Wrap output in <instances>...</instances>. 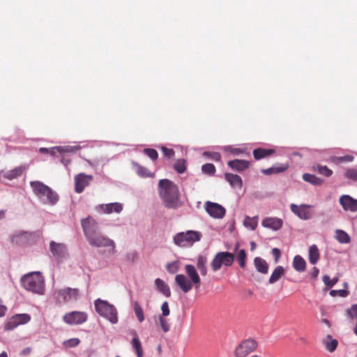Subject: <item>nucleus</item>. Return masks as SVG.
<instances>
[{
	"mask_svg": "<svg viewBox=\"0 0 357 357\" xmlns=\"http://www.w3.org/2000/svg\"><path fill=\"white\" fill-rule=\"evenodd\" d=\"M161 310H162V314L163 317H167L169 314L170 311H169L168 303L167 301L164 302L162 304Z\"/></svg>",
	"mask_w": 357,
	"mask_h": 357,
	"instance_id": "nucleus-54",
	"label": "nucleus"
},
{
	"mask_svg": "<svg viewBox=\"0 0 357 357\" xmlns=\"http://www.w3.org/2000/svg\"><path fill=\"white\" fill-rule=\"evenodd\" d=\"M161 150L165 155V157L168 158H172L174 155V151L172 149H168L165 146L161 147Z\"/></svg>",
	"mask_w": 357,
	"mask_h": 357,
	"instance_id": "nucleus-52",
	"label": "nucleus"
},
{
	"mask_svg": "<svg viewBox=\"0 0 357 357\" xmlns=\"http://www.w3.org/2000/svg\"><path fill=\"white\" fill-rule=\"evenodd\" d=\"M155 286L158 291H160L166 297L171 296V291L169 286L160 278H157L155 280Z\"/></svg>",
	"mask_w": 357,
	"mask_h": 357,
	"instance_id": "nucleus-22",
	"label": "nucleus"
},
{
	"mask_svg": "<svg viewBox=\"0 0 357 357\" xmlns=\"http://www.w3.org/2000/svg\"><path fill=\"white\" fill-rule=\"evenodd\" d=\"M82 227L88 243L96 248H110L109 251L112 254L116 252L115 243L113 240L103 235L100 231L98 222L91 216L81 221Z\"/></svg>",
	"mask_w": 357,
	"mask_h": 357,
	"instance_id": "nucleus-1",
	"label": "nucleus"
},
{
	"mask_svg": "<svg viewBox=\"0 0 357 357\" xmlns=\"http://www.w3.org/2000/svg\"><path fill=\"white\" fill-rule=\"evenodd\" d=\"M303 179L314 185H321L324 183V181L321 178L310 174H304L303 175Z\"/></svg>",
	"mask_w": 357,
	"mask_h": 357,
	"instance_id": "nucleus-31",
	"label": "nucleus"
},
{
	"mask_svg": "<svg viewBox=\"0 0 357 357\" xmlns=\"http://www.w3.org/2000/svg\"><path fill=\"white\" fill-rule=\"evenodd\" d=\"M133 308L138 321L142 322L144 320V311L137 301L134 303Z\"/></svg>",
	"mask_w": 357,
	"mask_h": 357,
	"instance_id": "nucleus-36",
	"label": "nucleus"
},
{
	"mask_svg": "<svg viewBox=\"0 0 357 357\" xmlns=\"http://www.w3.org/2000/svg\"><path fill=\"white\" fill-rule=\"evenodd\" d=\"M354 156L351 155H347L342 157L333 156L331 158V161L335 164H340L342 162H351L354 160Z\"/></svg>",
	"mask_w": 357,
	"mask_h": 357,
	"instance_id": "nucleus-37",
	"label": "nucleus"
},
{
	"mask_svg": "<svg viewBox=\"0 0 357 357\" xmlns=\"http://www.w3.org/2000/svg\"><path fill=\"white\" fill-rule=\"evenodd\" d=\"M23 287L27 291L43 294L44 291V278L40 272H33L24 275L21 279Z\"/></svg>",
	"mask_w": 357,
	"mask_h": 357,
	"instance_id": "nucleus-4",
	"label": "nucleus"
},
{
	"mask_svg": "<svg viewBox=\"0 0 357 357\" xmlns=\"http://www.w3.org/2000/svg\"><path fill=\"white\" fill-rule=\"evenodd\" d=\"M319 259V251L316 245H312L309 249V261L314 265Z\"/></svg>",
	"mask_w": 357,
	"mask_h": 357,
	"instance_id": "nucleus-29",
	"label": "nucleus"
},
{
	"mask_svg": "<svg viewBox=\"0 0 357 357\" xmlns=\"http://www.w3.org/2000/svg\"><path fill=\"white\" fill-rule=\"evenodd\" d=\"M132 334L133 335V338L131 341L132 347L135 349L137 357H143L144 352L142 343L138 338L136 331H132Z\"/></svg>",
	"mask_w": 357,
	"mask_h": 357,
	"instance_id": "nucleus-21",
	"label": "nucleus"
},
{
	"mask_svg": "<svg viewBox=\"0 0 357 357\" xmlns=\"http://www.w3.org/2000/svg\"><path fill=\"white\" fill-rule=\"evenodd\" d=\"M88 316L84 312L74 311L66 314L63 320L68 324L77 325L84 323L87 320Z\"/></svg>",
	"mask_w": 357,
	"mask_h": 357,
	"instance_id": "nucleus-13",
	"label": "nucleus"
},
{
	"mask_svg": "<svg viewBox=\"0 0 357 357\" xmlns=\"http://www.w3.org/2000/svg\"><path fill=\"white\" fill-rule=\"evenodd\" d=\"M322 321H323L324 324H327L328 326H330V325H331L330 321H329L327 319H324L322 320Z\"/></svg>",
	"mask_w": 357,
	"mask_h": 357,
	"instance_id": "nucleus-63",
	"label": "nucleus"
},
{
	"mask_svg": "<svg viewBox=\"0 0 357 357\" xmlns=\"http://www.w3.org/2000/svg\"><path fill=\"white\" fill-rule=\"evenodd\" d=\"M317 171L321 175L329 177L332 175L333 171L328 169L326 166L317 165Z\"/></svg>",
	"mask_w": 357,
	"mask_h": 357,
	"instance_id": "nucleus-42",
	"label": "nucleus"
},
{
	"mask_svg": "<svg viewBox=\"0 0 357 357\" xmlns=\"http://www.w3.org/2000/svg\"><path fill=\"white\" fill-rule=\"evenodd\" d=\"M5 216V211L1 210L0 211V220L3 219Z\"/></svg>",
	"mask_w": 357,
	"mask_h": 357,
	"instance_id": "nucleus-62",
	"label": "nucleus"
},
{
	"mask_svg": "<svg viewBox=\"0 0 357 357\" xmlns=\"http://www.w3.org/2000/svg\"><path fill=\"white\" fill-rule=\"evenodd\" d=\"M80 343V340L78 338H72L63 344L66 347H75Z\"/></svg>",
	"mask_w": 357,
	"mask_h": 357,
	"instance_id": "nucleus-49",
	"label": "nucleus"
},
{
	"mask_svg": "<svg viewBox=\"0 0 357 357\" xmlns=\"http://www.w3.org/2000/svg\"><path fill=\"white\" fill-rule=\"evenodd\" d=\"M73 151V149L70 147L56 146V147H52V148L50 149L48 153L54 155L56 153L69 152V151Z\"/></svg>",
	"mask_w": 357,
	"mask_h": 357,
	"instance_id": "nucleus-41",
	"label": "nucleus"
},
{
	"mask_svg": "<svg viewBox=\"0 0 357 357\" xmlns=\"http://www.w3.org/2000/svg\"><path fill=\"white\" fill-rule=\"evenodd\" d=\"M250 246H251V248H250L251 250H254L256 248V243L255 242H251Z\"/></svg>",
	"mask_w": 357,
	"mask_h": 357,
	"instance_id": "nucleus-61",
	"label": "nucleus"
},
{
	"mask_svg": "<svg viewBox=\"0 0 357 357\" xmlns=\"http://www.w3.org/2000/svg\"><path fill=\"white\" fill-rule=\"evenodd\" d=\"M49 149L47 148H40L39 152L41 153H48Z\"/></svg>",
	"mask_w": 357,
	"mask_h": 357,
	"instance_id": "nucleus-60",
	"label": "nucleus"
},
{
	"mask_svg": "<svg viewBox=\"0 0 357 357\" xmlns=\"http://www.w3.org/2000/svg\"><path fill=\"white\" fill-rule=\"evenodd\" d=\"M202 234L199 231L189 230L180 232L174 236V243L179 247H189L201 239Z\"/></svg>",
	"mask_w": 357,
	"mask_h": 357,
	"instance_id": "nucleus-7",
	"label": "nucleus"
},
{
	"mask_svg": "<svg viewBox=\"0 0 357 357\" xmlns=\"http://www.w3.org/2000/svg\"><path fill=\"white\" fill-rule=\"evenodd\" d=\"M258 344L254 339H247L243 341L236 349V357H246L249 354L255 351Z\"/></svg>",
	"mask_w": 357,
	"mask_h": 357,
	"instance_id": "nucleus-9",
	"label": "nucleus"
},
{
	"mask_svg": "<svg viewBox=\"0 0 357 357\" xmlns=\"http://www.w3.org/2000/svg\"><path fill=\"white\" fill-rule=\"evenodd\" d=\"M340 204L345 211H357V199L349 195H344L340 197Z\"/></svg>",
	"mask_w": 357,
	"mask_h": 357,
	"instance_id": "nucleus-15",
	"label": "nucleus"
},
{
	"mask_svg": "<svg viewBox=\"0 0 357 357\" xmlns=\"http://www.w3.org/2000/svg\"><path fill=\"white\" fill-rule=\"evenodd\" d=\"M272 253L275 257V260L277 261L278 259L280 257V250L278 248H273L272 250Z\"/></svg>",
	"mask_w": 357,
	"mask_h": 357,
	"instance_id": "nucleus-57",
	"label": "nucleus"
},
{
	"mask_svg": "<svg viewBox=\"0 0 357 357\" xmlns=\"http://www.w3.org/2000/svg\"><path fill=\"white\" fill-rule=\"evenodd\" d=\"M0 357H8L7 354L3 351L1 354H0Z\"/></svg>",
	"mask_w": 357,
	"mask_h": 357,
	"instance_id": "nucleus-64",
	"label": "nucleus"
},
{
	"mask_svg": "<svg viewBox=\"0 0 357 357\" xmlns=\"http://www.w3.org/2000/svg\"><path fill=\"white\" fill-rule=\"evenodd\" d=\"M207 259L204 256H199L197 260V268L200 271L202 275L205 276L207 274Z\"/></svg>",
	"mask_w": 357,
	"mask_h": 357,
	"instance_id": "nucleus-30",
	"label": "nucleus"
},
{
	"mask_svg": "<svg viewBox=\"0 0 357 357\" xmlns=\"http://www.w3.org/2000/svg\"><path fill=\"white\" fill-rule=\"evenodd\" d=\"M173 167L177 173L183 174L186 171V160L185 159H178Z\"/></svg>",
	"mask_w": 357,
	"mask_h": 357,
	"instance_id": "nucleus-35",
	"label": "nucleus"
},
{
	"mask_svg": "<svg viewBox=\"0 0 357 357\" xmlns=\"http://www.w3.org/2000/svg\"><path fill=\"white\" fill-rule=\"evenodd\" d=\"M347 314L351 319L357 318V304L353 305L347 310Z\"/></svg>",
	"mask_w": 357,
	"mask_h": 357,
	"instance_id": "nucleus-48",
	"label": "nucleus"
},
{
	"mask_svg": "<svg viewBox=\"0 0 357 357\" xmlns=\"http://www.w3.org/2000/svg\"><path fill=\"white\" fill-rule=\"evenodd\" d=\"M323 344L329 352H333L337 347L338 342L337 340L333 339L331 335H328L323 340Z\"/></svg>",
	"mask_w": 357,
	"mask_h": 357,
	"instance_id": "nucleus-25",
	"label": "nucleus"
},
{
	"mask_svg": "<svg viewBox=\"0 0 357 357\" xmlns=\"http://www.w3.org/2000/svg\"><path fill=\"white\" fill-rule=\"evenodd\" d=\"M338 281V278H333L331 280L328 275H324L323 277L324 283L328 287H332L335 285Z\"/></svg>",
	"mask_w": 357,
	"mask_h": 357,
	"instance_id": "nucleus-46",
	"label": "nucleus"
},
{
	"mask_svg": "<svg viewBox=\"0 0 357 357\" xmlns=\"http://www.w3.org/2000/svg\"><path fill=\"white\" fill-rule=\"evenodd\" d=\"M144 153L153 160H155L158 156V152L153 149H145Z\"/></svg>",
	"mask_w": 357,
	"mask_h": 357,
	"instance_id": "nucleus-47",
	"label": "nucleus"
},
{
	"mask_svg": "<svg viewBox=\"0 0 357 357\" xmlns=\"http://www.w3.org/2000/svg\"><path fill=\"white\" fill-rule=\"evenodd\" d=\"M319 269L317 267H314L311 273V278L313 279H316L319 275Z\"/></svg>",
	"mask_w": 357,
	"mask_h": 357,
	"instance_id": "nucleus-56",
	"label": "nucleus"
},
{
	"mask_svg": "<svg viewBox=\"0 0 357 357\" xmlns=\"http://www.w3.org/2000/svg\"><path fill=\"white\" fill-rule=\"evenodd\" d=\"M92 175H87L84 173L78 174L75 176V190L77 193H81L84 188L87 187L93 181Z\"/></svg>",
	"mask_w": 357,
	"mask_h": 357,
	"instance_id": "nucleus-14",
	"label": "nucleus"
},
{
	"mask_svg": "<svg viewBox=\"0 0 357 357\" xmlns=\"http://www.w3.org/2000/svg\"><path fill=\"white\" fill-rule=\"evenodd\" d=\"M225 180L234 188L241 189L243 186V181L240 176L231 173H226L225 174Z\"/></svg>",
	"mask_w": 357,
	"mask_h": 357,
	"instance_id": "nucleus-17",
	"label": "nucleus"
},
{
	"mask_svg": "<svg viewBox=\"0 0 357 357\" xmlns=\"http://www.w3.org/2000/svg\"><path fill=\"white\" fill-rule=\"evenodd\" d=\"M284 274V269L281 266H278L273 271L270 278L269 283L273 284L278 281L281 277Z\"/></svg>",
	"mask_w": 357,
	"mask_h": 357,
	"instance_id": "nucleus-28",
	"label": "nucleus"
},
{
	"mask_svg": "<svg viewBox=\"0 0 357 357\" xmlns=\"http://www.w3.org/2000/svg\"><path fill=\"white\" fill-rule=\"evenodd\" d=\"M312 208V206L307 204H301L298 206L291 204L290 205L291 212L299 218L305 220H310L314 215V211Z\"/></svg>",
	"mask_w": 357,
	"mask_h": 357,
	"instance_id": "nucleus-11",
	"label": "nucleus"
},
{
	"mask_svg": "<svg viewBox=\"0 0 357 357\" xmlns=\"http://www.w3.org/2000/svg\"><path fill=\"white\" fill-rule=\"evenodd\" d=\"M254 264L259 272L264 274L268 273V265L264 259L261 257H255L254 259Z\"/></svg>",
	"mask_w": 357,
	"mask_h": 357,
	"instance_id": "nucleus-24",
	"label": "nucleus"
},
{
	"mask_svg": "<svg viewBox=\"0 0 357 357\" xmlns=\"http://www.w3.org/2000/svg\"><path fill=\"white\" fill-rule=\"evenodd\" d=\"M167 270L170 273H174L178 271V265L176 261H173L167 265Z\"/></svg>",
	"mask_w": 357,
	"mask_h": 357,
	"instance_id": "nucleus-53",
	"label": "nucleus"
},
{
	"mask_svg": "<svg viewBox=\"0 0 357 357\" xmlns=\"http://www.w3.org/2000/svg\"><path fill=\"white\" fill-rule=\"evenodd\" d=\"M204 155L207 156L208 158L214 161H220L221 160V155L218 152L205 151L204 153Z\"/></svg>",
	"mask_w": 357,
	"mask_h": 357,
	"instance_id": "nucleus-45",
	"label": "nucleus"
},
{
	"mask_svg": "<svg viewBox=\"0 0 357 357\" xmlns=\"http://www.w3.org/2000/svg\"><path fill=\"white\" fill-rule=\"evenodd\" d=\"M287 168H288L287 165H282L280 167H273L268 168L266 169H262L261 172L266 175H271L273 174H278V173L283 172L285 170H287Z\"/></svg>",
	"mask_w": 357,
	"mask_h": 357,
	"instance_id": "nucleus-33",
	"label": "nucleus"
},
{
	"mask_svg": "<svg viewBox=\"0 0 357 357\" xmlns=\"http://www.w3.org/2000/svg\"><path fill=\"white\" fill-rule=\"evenodd\" d=\"M228 166L237 172H242L248 169L250 162L245 160H234L228 162Z\"/></svg>",
	"mask_w": 357,
	"mask_h": 357,
	"instance_id": "nucleus-19",
	"label": "nucleus"
},
{
	"mask_svg": "<svg viewBox=\"0 0 357 357\" xmlns=\"http://www.w3.org/2000/svg\"><path fill=\"white\" fill-rule=\"evenodd\" d=\"M158 188L160 197L166 208H176L181 206L180 193L175 183L169 179H161Z\"/></svg>",
	"mask_w": 357,
	"mask_h": 357,
	"instance_id": "nucleus-2",
	"label": "nucleus"
},
{
	"mask_svg": "<svg viewBox=\"0 0 357 357\" xmlns=\"http://www.w3.org/2000/svg\"><path fill=\"white\" fill-rule=\"evenodd\" d=\"M231 152L233 153V154H236V155H238V154H240V153H243V151L241 149H238V148H236V149H232L231 150Z\"/></svg>",
	"mask_w": 357,
	"mask_h": 357,
	"instance_id": "nucleus-59",
	"label": "nucleus"
},
{
	"mask_svg": "<svg viewBox=\"0 0 357 357\" xmlns=\"http://www.w3.org/2000/svg\"><path fill=\"white\" fill-rule=\"evenodd\" d=\"M335 238L340 243H349L351 241V238L348 234L341 229L335 231Z\"/></svg>",
	"mask_w": 357,
	"mask_h": 357,
	"instance_id": "nucleus-32",
	"label": "nucleus"
},
{
	"mask_svg": "<svg viewBox=\"0 0 357 357\" xmlns=\"http://www.w3.org/2000/svg\"><path fill=\"white\" fill-rule=\"evenodd\" d=\"M159 319H160V324L162 331L165 333L168 332L169 331L170 326H169V324L168 321H167V319H165L164 317H162L161 316L160 317Z\"/></svg>",
	"mask_w": 357,
	"mask_h": 357,
	"instance_id": "nucleus-51",
	"label": "nucleus"
},
{
	"mask_svg": "<svg viewBox=\"0 0 357 357\" xmlns=\"http://www.w3.org/2000/svg\"><path fill=\"white\" fill-rule=\"evenodd\" d=\"M330 295L332 296H340V297H346L348 295V291L344 289H340V290H331L330 291Z\"/></svg>",
	"mask_w": 357,
	"mask_h": 357,
	"instance_id": "nucleus-50",
	"label": "nucleus"
},
{
	"mask_svg": "<svg viewBox=\"0 0 357 357\" xmlns=\"http://www.w3.org/2000/svg\"><path fill=\"white\" fill-rule=\"evenodd\" d=\"M18 325L24 324L29 322L31 319V317L27 314H20L13 316Z\"/></svg>",
	"mask_w": 357,
	"mask_h": 357,
	"instance_id": "nucleus-40",
	"label": "nucleus"
},
{
	"mask_svg": "<svg viewBox=\"0 0 357 357\" xmlns=\"http://www.w3.org/2000/svg\"><path fill=\"white\" fill-rule=\"evenodd\" d=\"M282 220L278 218H267L264 219L261 225L263 227L277 231L282 226Z\"/></svg>",
	"mask_w": 357,
	"mask_h": 357,
	"instance_id": "nucleus-16",
	"label": "nucleus"
},
{
	"mask_svg": "<svg viewBox=\"0 0 357 357\" xmlns=\"http://www.w3.org/2000/svg\"><path fill=\"white\" fill-rule=\"evenodd\" d=\"M243 225L245 227L250 229L251 230H255L258 225L257 216L253 218L246 216L244 219Z\"/></svg>",
	"mask_w": 357,
	"mask_h": 357,
	"instance_id": "nucleus-34",
	"label": "nucleus"
},
{
	"mask_svg": "<svg viewBox=\"0 0 357 357\" xmlns=\"http://www.w3.org/2000/svg\"><path fill=\"white\" fill-rule=\"evenodd\" d=\"M100 207L106 213H111L112 212L119 213L123 209L122 205L117 202L101 205Z\"/></svg>",
	"mask_w": 357,
	"mask_h": 357,
	"instance_id": "nucleus-23",
	"label": "nucleus"
},
{
	"mask_svg": "<svg viewBox=\"0 0 357 357\" xmlns=\"http://www.w3.org/2000/svg\"><path fill=\"white\" fill-rule=\"evenodd\" d=\"M347 178L351 179L354 181H357V170L355 169H348L344 173Z\"/></svg>",
	"mask_w": 357,
	"mask_h": 357,
	"instance_id": "nucleus-43",
	"label": "nucleus"
},
{
	"mask_svg": "<svg viewBox=\"0 0 357 357\" xmlns=\"http://www.w3.org/2000/svg\"><path fill=\"white\" fill-rule=\"evenodd\" d=\"M234 261V254L229 252H218L211 263L212 270L215 272L220 270L222 265L230 266Z\"/></svg>",
	"mask_w": 357,
	"mask_h": 357,
	"instance_id": "nucleus-8",
	"label": "nucleus"
},
{
	"mask_svg": "<svg viewBox=\"0 0 357 357\" xmlns=\"http://www.w3.org/2000/svg\"><path fill=\"white\" fill-rule=\"evenodd\" d=\"M18 324L17 323V321L14 318V317H12L5 324L4 328L6 331H10L15 328L17 326H18Z\"/></svg>",
	"mask_w": 357,
	"mask_h": 357,
	"instance_id": "nucleus-44",
	"label": "nucleus"
},
{
	"mask_svg": "<svg viewBox=\"0 0 357 357\" xmlns=\"http://www.w3.org/2000/svg\"><path fill=\"white\" fill-rule=\"evenodd\" d=\"M274 152L273 149L258 148L253 151V155L255 159L258 160L273 154Z\"/></svg>",
	"mask_w": 357,
	"mask_h": 357,
	"instance_id": "nucleus-27",
	"label": "nucleus"
},
{
	"mask_svg": "<svg viewBox=\"0 0 357 357\" xmlns=\"http://www.w3.org/2000/svg\"><path fill=\"white\" fill-rule=\"evenodd\" d=\"M293 267L298 272H303L305 270L306 262L302 257L296 255L293 260Z\"/></svg>",
	"mask_w": 357,
	"mask_h": 357,
	"instance_id": "nucleus-26",
	"label": "nucleus"
},
{
	"mask_svg": "<svg viewBox=\"0 0 357 357\" xmlns=\"http://www.w3.org/2000/svg\"><path fill=\"white\" fill-rule=\"evenodd\" d=\"M96 312L102 317L107 319L111 323L116 324L118 321L117 312L113 305L107 301L98 298L94 302Z\"/></svg>",
	"mask_w": 357,
	"mask_h": 357,
	"instance_id": "nucleus-6",
	"label": "nucleus"
},
{
	"mask_svg": "<svg viewBox=\"0 0 357 357\" xmlns=\"http://www.w3.org/2000/svg\"><path fill=\"white\" fill-rule=\"evenodd\" d=\"M204 208L210 216L216 219L223 218L226 213V209L222 206L210 201L205 202Z\"/></svg>",
	"mask_w": 357,
	"mask_h": 357,
	"instance_id": "nucleus-12",
	"label": "nucleus"
},
{
	"mask_svg": "<svg viewBox=\"0 0 357 357\" xmlns=\"http://www.w3.org/2000/svg\"><path fill=\"white\" fill-rule=\"evenodd\" d=\"M50 250L52 253L57 257H63L66 252V245L62 243H56L54 241L50 243Z\"/></svg>",
	"mask_w": 357,
	"mask_h": 357,
	"instance_id": "nucleus-20",
	"label": "nucleus"
},
{
	"mask_svg": "<svg viewBox=\"0 0 357 357\" xmlns=\"http://www.w3.org/2000/svg\"><path fill=\"white\" fill-rule=\"evenodd\" d=\"M30 185L34 194L39 198L45 197L47 202L51 204H54L57 202L59 199L58 195L43 183L38 181H31Z\"/></svg>",
	"mask_w": 357,
	"mask_h": 357,
	"instance_id": "nucleus-5",
	"label": "nucleus"
},
{
	"mask_svg": "<svg viewBox=\"0 0 357 357\" xmlns=\"http://www.w3.org/2000/svg\"><path fill=\"white\" fill-rule=\"evenodd\" d=\"M138 174L143 177H149L152 174L146 168L139 167L138 169Z\"/></svg>",
	"mask_w": 357,
	"mask_h": 357,
	"instance_id": "nucleus-55",
	"label": "nucleus"
},
{
	"mask_svg": "<svg viewBox=\"0 0 357 357\" xmlns=\"http://www.w3.org/2000/svg\"><path fill=\"white\" fill-rule=\"evenodd\" d=\"M185 270L190 279L183 274H178L175 277L176 284L184 293L189 292L193 285L196 289H199L201 286V279L195 267L190 264H186Z\"/></svg>",
	"mask_w": 357,
	"mask_h": 357,
	"instance_id": "nucleus-3",
	"label": "nucleus"
},
{
	"mask_svg": "<svg viewBox=\"0 0 357 357\" xmlns=\"http://www.w3.org/2000/svg\"><path fill=\"white\" fill-rule=\"evenodd\" d=\"M27 169V166L24 165L14 168L12 170L3 173V176L8 180H12L20 176Z\"/></svg>",
	"mask_w": 357,
	"mask_h": 357,
	"instance_id": "nucleus-18",
	"label": "nucleus"
},
{
	"mask_svg": "<svg viewBox=\"0 0 357 357\" xmlns=\"http://www.w3.org/2000/svg\"><path fill=\"white\" fill-rule=\"evenodd\" d=\"M202 170L203 173L213 176L215 173V166L211 163H206L202 165Z\"/></svg>",
	"mask_w": 357,
	"mask_h": 357,
	"instance_id": "nucleus-39",
	"label": "nucleus"
},
{
	"mask_svg": "<svg viewBox=\"0 0 357 357\" xmlns=\"http://www.w3.org/2000/svg\"><path fill=\"white\" fill-rule=\"evenodd\" d=\"M246 252L245 250L242 249L239 250L238 254L236 255V261L238 262V264L241 268H244L246 264Z\"/></svg>",
	"mask_w": 357,
	"mask_h": 357,
	"instance_id": "nucleus-38",
	"label": "nucleus"
},
{
	"mask_svg": "<svg viewBox=\"0 0 357 357\" xmlns=\"http://www.w3.org/2000/svg\"><path fill=\"white\" fill-rule=\"evenodd\" d=\"M56 298L59 303H64L71 300H77L79 296V290L76 288L66 287L55 292Z\"/></svg>",
	"mask_w": 357,
	"mask_h": 357,
	"instance_id": "nucleus-10",
	"label": "nucleus"
},
{
	"mask_svg": "<svg viewBox=\"0 0 357 357\" xmlns=\"http://www.w3.org/2000/svg\"><path fill=\"white\" fill-rule=\"evenodd\" d=\"M31 351V349L29 347L24 348L23 350H22L20 354L22 356H27L30 354Z\"/></svg>",
	"mask_w": 357,
	"mask_h": 357,
	"instance_id": "nucleus-58",
	"label": "nucleus"
}]
</instances>
